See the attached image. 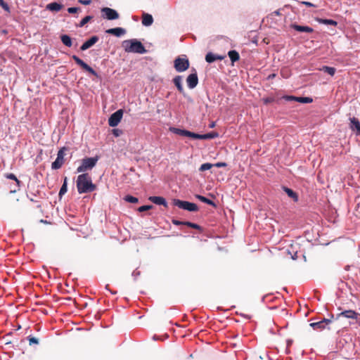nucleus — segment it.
Returning a JSON list of instances; mask_svg holds the SVG:
<instances>
[{
  "label": "nucleus",
  "instance_id": "obj_1",
  "mask_svg": "<svg viewBox=\"0 0 360 360\" xmlns=\"http://www.w3.org/2000/svg\"><path fill=\"white\" fill-rule=\"evenodd\" d=\"M77 191L79 194L91 193L96 189L91 177L87 173L79 174L76 181Z\"/></svg>",
  "mask_w": 360,
  "mask_h": 360
},
{
  "label": "nucleus",
  "instance_id": "obj_2",
  "mask_svg": "<svg viewBox=\"0 0 360 360\" xmlns=\"http://www.w3.org/2000/svg\"><path fill=\"white\" fill-rule=\"evenodd\" d=\"M122 46L127 53L143 54L147 52L143 44L136 39H127L122 41Z\"/></svg>",
  "mask_w": 360,
  "mask_h": 360
},
{
  "label": "nucleus",
  "instance_id": "obj_3",
  "mask_svg": "<svg viewBox=\"0 0 360 360\" xmlns=\"http://www.w3.org/2000/svg\"><path fill=\"white\" fill-rule=\"evenodd\" d=\"M98 160V157L86 158L82 160L81 165L77 169V173L85 172L92 169Z\"/></svg>",
  "mask_w": 360,
  "mask_h": 360
},
{
  "label": "nucleus",
  "instance_id": "obj_4",
  "mask_svg": "<svg viewBox=\"0 0 360 360\" xmlns=\"http://www.w3.org/2000/svg\"><path fill=\"white\" fill-rule=\"evenodd\" d=\"M174 205L190 212H197L198 210V207L195 203L190 202L188 201H184L179 199L173 200Z\"/></svg>",
  "mask_w": 360,
  "mask_h": 360
},
{
  "label": "nucleus",
  "instance_id": "obj_5",
  "mask_svg": "<svg viewBox=\"0 0 360 360\" xmlns=\"http://www.w3.org/2000/svg\"><path fill=\"white\" fill-rule=\"evenodd\" d=\"M190 63L186 56L184 57H177L174 61L175 70L179 72H184L188 69Z\"/></svg>",
  "mask_w": 360,
  "mask_h": 360
},
{
  "label": "nucleus",
  "instance_id": "obj_6",
  "mask_svg": "<svg viewBox=\"0 0 360 360\" xmlns=\"http://www.w3.org/2000/svg\"><path fill=\"white\" fill-rule=\"evenodd\" d=\"M67 150H68L67 148L63 147L62 148H60L58 150V154H57V158H56V160L51 165V168L53 169H58L64 164V162H65L64 157L65 155V152Z\"/></svg>",
  "mask_w": 360,
  "mask_h": 360
},
{
  "label": "nucleus",
  "instance_id": "obj_7",
  "mask_svg": "<svg viewBox=\"0 0 360 360\" xmlns=\"http://www.w3.org/2000/svg\"><path fill=\"white\" fill-rule=\"evenodd\" d=\"M123 115V110L122 109L117 110L112 113L108 119V124L110 127H116L120 122Z\"/></svg>",
  "mask_w": 360,
  "mask_h": 360
},
{
  "label": "nucleus",
  "instance_id": "obj_8",
  "mask_svg": "<svg viewBox=\"0 0 360 360\" xmlns=\"http://www.w3.org/2000/svg\"><path fill=\"white\" fill-rule=\"evenodd\" d=\"M72 58L75 61V63L79 65L82 68L89 72L94 76L98 77L97 72L88 64L84 63L82 59H80L78 56L73 55Z\"/></svg>",
  "mask_w": 360,
  "mask_h": 360
},
{
  "label": "nucleus",
  "instance_id": "obj_9",
  "mask_svg": "<svg viewBox=\"0 0 360 360\" xmlns=\"http://www.w3.org/2000/svg\"><path fill=\"white\" fill-rule=\"evenodd\" d=\"M332 319H333V315H332L331 319H323L318 322L311 323L309 326L314 330H322L332 322Z\"/></svg>",
  "mask_w": 360,
  "mask_h": 360
},
{
  "label": "nucleus",
  "instance_id": "obj_10",
  "mask_svg": "<svg viewBox=\"0 0 360 360\" xmlns=\"http://www.w3.org/2000/svg\"><path fill=\"white\" fill-rule=\"evenodd\" d=\"M102 13L104 15V18L109 20H116L119 18V13L114 9L104 7L101 9Z\"/></svg>",
  "mask_w": 360,
  "mask_h": 360
},
{
  "label": "nucleus",
  "instance_id": "obj_11",
  "mask_svg": "<svg viewBox=\"0 0 360 360\" xmlns=\"http://www.w3.org/2000/svg\"><path fill=\"white\" fill-rule=\"evenodd\" d=\"M343 316L345 318L351 319L354 320H358L360 314L354 310H345L337 315V319Z\"/></svg>",
  "mask_w": 360,
  "mask_h": 360
},
{
  "label": "nucleus",
  "instance_id": "obj_12",
  "mask_svg": "<svg viewBox=\"0 0 360 360\" xmlns=\"http://www.w3.org/2000/svg\"><path fill=\"white\" fill-rule=\"evenodd\" d=\"M187 85L189 89L195 88L198 83V78L197 73H192L187 77L186 79Z\"/></svg>",
  "mask_w": 360,
  "mask_h": 360
},
{
  "label": "nucleus",
  "instance_id": "obj_13",
  "mask_svg": "<svg viewBox=\"0 0 360 360\" xmlns=\"http://www.w3.org/2000/svg\"><path fill=\"white\" fill-rule=\"evenodd\" d=\"M99 40L98 37L93 36L86 41L80 47L81 51H85L94 46Z\"/></svg>",
  "mask_w": 360,
  "mask_h": 360
},
{
  "label": "nucleus",
  "instance_id": "obj_14",
  "mask_svg": "<svg viewBox=\"0 0 360 360\" xmlns=\"http://www.w3.org/2000/svg\"><path fill=\"white\" fill-rule=\"evenodd\" d=\"M5 177L6 179L14 180L15 181V188L14 189H11L10 191V192L11 193H16L18 191L20 190V185H21V181L18 179V178L16 177V176L14 174H12V173L6 174H5Z\"/></svg>",
  "mask_w": 360,
  "mask_h": 360
},
{
  "label": "nucleus",
  "instance_id": "obj_15",
  "mask_svg": "<svg viewBox=\"0 0 360 360\" xmlns=\"http://www.w3.org/2000/svg\"><path fill=\"white\" fill-rule=\"evenodd\" d=\"M350 129L355 131L356 135H360V122L359 120L354 117L349 118Z\"/></svg>",
  "mask_w": 360,
  "mask_h": 360
},
{
  "label": "nucleus",
  "instance_id": "obj_16",
  "mask_svg": "<svg viewBox=\"0 0 360 360\" xmlns=\"http://www.w3.org/2000/svg\"><path fill=\"white\" fill-rule=\"evenodd\" d=\"M148 200L156 205H163L164 207H167V202L163 197L150 196Z\"/></svg>",
  "mask_w": 360,
  "mask_h": 360
},
{
  "label": "nucleus",
  "instance_id": "obj_17",
  "mask_svg": "<svg viewBox=\"0 0 360 360\" xmlns=\"http://www.w3.org/2000/svg\"><path fill=\"white\" fill-rule=\"evenodd\" d=\"M225 58V56L216 55L212 53V52H209L205 56V60L209 63H213L217 60H221Z\"/></svg>",
  "mask_w": 360,
  "mask_h": 360
},
{
  "label": "nucleus",
  "instance_id": "obj_18",
  "mask_svg": "<svg viewBox=\"0 0 360 360\" xmlns=\"http://www.w3.org/2000/svg\"><path fill=\"white\" fill-rule=\"evenodd\" d=\"M182 76L177 75L173 79V83L177 88L178 91L181 94H184V89L182 84Z\"/></svg>",
  "mask_w": 360,
  "mask_h": 360
},
{
  "label": "nucleus",
  "instance_id": "obj_19",
  "mask_svg": "<svg viewBox=\"0 0 360 360\" xmlns=\"http://www.w3.org/2000/svg\"><path fill=\"white\" fill-rule=\"evenodd\" d=\"M106 32L116 37H120L126 33V30L122 27H115L106 30Z\"/></svg>",
  "mask_w": 360,
  "mask_h": 360
},
{
  "label": "nucleus",
  "instance_id": "obj_20",
  "mask_svg": "<svg viewBox=\"0 0 360 360\" xmlns=\"http://www.w3.org/2000/svg\"><path fill=\"white\" fill-rule=\"evenodd\" d=\"M292 28L300 32H308L311 33L314 30L311 27L308 26H302L296 24L291 25Z\"/></svg>",
  "mask_w": 360,
  "mask_h": 360
},
{
  "label": "nucleus",
  "instance_id": "obj_21",
  "mask_svg": "<svg viewBox=\"0 0 360 360\" xmlns=\"http://www.w3.org/2000/svg\"><path fill=\"white\" fill-rule=\"evenodd\" d=\"M63 8V6L57 2H51L48 4L46 6V8L51 11L58 12L60 11Z\"/></svg>",
  "mask_w": 360,
  "mask_h": 360
},
{
  "label": "nucleus",
  "instance_id": "obj_22",
  "mask_svg": "<svg viewBox=\"0 0 360 360\" xmlns=\"http://www.w3.org/2000/svg\"><path fill=\"white\" fill-rule=\"evenodd\" d=\"M153 22V16L148 13H143L142 15V24L144 26H150Z\"/></svg>",
  "mask_w": 360,
  "mask_h": 360
},
{
  "label": "nucleus",
  "instance_id": "obj_23",
  "mask_svg": "<svg viewBox=\"0 0 360 360\" xmlns=\"http://www.w3.org/2000/svg\"><path fill=\"white\" fill-rule=\"evenodd\" d=\"M60 40L63 44L68 47H71L72 46V39L67 34H62L60 36Z\"/></svg>",
  "mask_w": 360,
  "mask_h": 360
},
{
  "label": "nucleus",
  "instance_id": "obj_24",
  "mask_svg": "<svg viewBox=\"0 0 360 360\" xmlns=\"http://www.w3.org/2000/svg\"><path fill=\"white\" fill-rule=\"evenodd\" d=\"M228 56L230 58L232 63L238 61L240 59L239 53L235 50L229 51L228 52Z\"/></svg>",
  "mask_w": 360,
  "mask_h": 360
},
{
  "label": "nucleus",
  "instance_id": "obj_25",
  "mask_svg": "<svg viewBox=\"0 0 360 360\" xmlns=\"http://www.w3.org/2000/svg\"><path fill=\"white\" fill-rule=\"evenodd\" d=\"M284 191L288 194V195L292 198L295 202H297L298 200V196L295 192H294L292 189L283 187Z\"/></svg>",
  "mask_w": 360,
  "mask_h": 360
},
{
  "label": "nucleus",
  "instance_id": "obj_26",
  "mask_svg": "<svg viewBox=\"0 0 360 360\" xmlns=\"http://www.w3.org/2000/svg\"><path fill=\"white\" fill-rule=\"evenodd\" d=\"M169 130L176 134L183 136H186V133H187V130H186V129H181L175 128V127H171L169 129Z\"/></svg>",
  "mask_w": 360,
  "mask_h": 360
},
{
  "label": "nucleus",
  "instance_id": "obj_27",
  "mask_svg": "<svg viewBox=\"0 0 360 360\" xmlns=\"http://www.w3.org/2000/svg\"><path fill=\"white\" fill-rule=\"evenodd\" d=\"M218 136L216 132H210L205 134H201L200 139H211Z\"/></svg>",
  "mask_w": 360,
  "mask_h": 360
},
{
  "label": "nucleus",
  "instance_id": "obj_28",
  "mask_svg": "<svg viewBox=\"0 0 360 360\" xmlns=\"http://www.w3.org/2000/svg\"><path fill=\"white\" fill-rule=\"evenodd\" d=\"M197 198L202 202H205L210 205L215 206V203L212 200H211L202 195H197Z\"/></svg>",
  "mask_w": 360,
  "mask_h": 360
},
{
  "label": "nucleus",
  "instance_id": "obj_29",
  "mask_svg": "<svg viewBox=\"0 0 360 360\" xmlns=\"http://www.w3.org/2000/svg\"><path fill=\"white\" fill-rule=\"evenodd\" d=\"M321 70L331 76L335 73V68L333 67L323 66Z\"/></svg>",
  "mask_w": 360,
  "mask_h": 360
},
{
  "label": "nucleus",
  "instance_id": "obj_30",
  "mask_svg": "<svg viewBox=\"0 0 360 360\" xmlns=\"http://www.w3.org/2000/svg\"><path fill=\"white\" fill-rule=\"evenodd\" d=\"M67 190H68L67 177H65L63 184L62 185V186L60 189V191H59V196L61 197L63 195H64L67 192Z\"/></svg>",
  "mask_w": 360,
  "mask_h": 360
},
{
  "label": "nucleus",
  "instance_id": "obj_31",
  "mask_svg": "<svg viewBox=\"0 0 360 360\" xmlns=\"http://www.w3.org/2000/svg\"><path fill=\"white\" fill-rule=\"evenodd\" d=\"M93 18L92 16L91 15H87L86 17H84L81 21L79 23V25H77V27H82L83 26H84L87 22H89L91 19Z\"/></svg>",
  "mask_w": 360,
  "mask_h": 360
},
{
  "label": "nucleus",
  "instance_id": "obj_32",
  "mask_svg": "<svg viewBox=\"0 0 360 360\" xmlns=\"http://www.w3.org/2000/svg\"><path fill=\"white\" fill-rule=\"evenodd\" d=\"M297 101L302 103H310L313 99L310 97H297Z\"/></svg>",
  "mask_w": 360,
  "mask_h": 360
},
{
  "label": "nucleus",
  "instance_id": "obj_33",
  "mask_svg": "<svg viewBox=\"0 0 360 360\" xmlns=\"http://www.w3.org/2000/svg\"><path fill=\"white\" fill-rule=\"evenodd\" d=\"M124 199L130 203H137L139 202V199L137 198L129 195H126Z\"/></svg>",
  "mask_w": 360,
  "mask_h": 360
},
{
  "label": "nucleus",
  "instance_id": "obj_34",
  "mask_svg": "<svg viewBox=\"0 0 360 360\" xmlns=\"http://www.w3.org/2000/svg\"><path fill=\"white\" fill-rule=\"evenodd\" d=\"M200 136H201V134H196V133H194V132H192V131H190L188 130H187V133L186 135V136L191 138V139H200Z\"/></svg>",
  "mask_w": 360,
  "mask_h": 360
},
{
  "label": "nucleus",
  "instance_id": "obj_35",
  "mask_svg": "<svg viewBox=\"0 0 360 360\" xmlns=\"http://www.w3.org/2000/svg\"><path fill=\"white\" fill-rule=\"evenodd\" d=\"M212 167H213V164H211V163H204V164L201 165V166L199 168V170L200 172H204V171H206V170H208V169H211Z\"/></svg>",
  "mask_w": 360,
  "mask_h": 360
},
{
  "label": "nucleus",
  "instance_id": "obj_36",
  "mask_svg": "<svg viewBox=\"0 0 360 360\" xmlns=\"http://www.w3.org/2000/svg\"><path fill=\"white\" fill-rule=\"evenodd\" d=\"M184 225H186L188 227H191V228H193V229H198V230H201V227L197 224H195V223H192V222H190V221H185V223H184Z\"/></svg>",
  "mask_w": 360,
  "mask_h": 360
},
{
  "label": "nucleus",
  "instance_id": "obj_37",
  "mask_svg": "<svg viewBox=\"0 0 360 360\" xmlns=\"http://www.w3.org/2000/svg\"><path fill=\"white\" fill-rule=\"evenodd\" d=\"M320 22L326 25H330L334 26L337 25L338 24L336 21L331 19H321L320 20Z\"/></svg>",
  "mask_w": 360,
  "mask_h": 360
},
{
  "label": "nucleus",
  "instance_id": "obj_38",
  "mask_svg": "<svg viewBox=\"0 0 360 360\" xmlns=\"http://www.w3.org/2000/svg\"><path fill=\"white\" fill-rule=\"evenodd\" d=\"M153 207V205H143V206H141L138 208V211L140 212H145V211H147V210H149L150 209H152Z\"/></svg>",
  "mask_w": 360,
  "mask_h": 360
},
{
  "label": "nucleus",
  "instance_id": "obj_39",
  "mask_svg": "<svg viewBox=\"0 0 360 360\" xmlns=\"http://www.w3.org/2000/svg\"><path fill=\"white\" fill-rule=\"evenodd\" d=\"M29 344L30 345L35 344L37 345L39 343V340L35 337L29 336L28 338Z\"/></svg>",
  "mask_w": 360,
  "mask_h": 360
},
{
  "label": "nucleus",
  "instance_id": "obj_40",
  "mask_svg": "<svg viewBox=\"0 0 360 360\" xmlns=\"http://www.w3.org/2000/svg\"><path fill=\"white\" fill-rule=\"evenodd\" d=\"M262 101L264 104L268 105L271 103H273L274 101V98L273 97H267L262 98Z\"/></svg>",
  "mask_w": 360,
  "mask_h": 360
},
{
  "label": "nucleus",
  "instance_id": "obj_41",
  "mask_svg": "<svg viewBox=\"0 0 360 360\" xmlns=\"http://www.w3.org/2000/svg\"><path fill=\"white\" fill-rule=\"evenodd\" d=\"M0 6L6 11H9L10 8H9V6L8 5L4 2V0H0Z\"/></svg>",
  "mask_w": 360,
  "mask_h": 360
},
{
  "label": "nucleus",
  "instance_id": "obj_42",
  "mask_svg": "<svg viewBox=\"0 0 360 360\" xmlns=\"http://www.w3.org/2000/svg\"><path fill=\"white\" fill-rule=\"evenodd\" d=\"M80 10H81L80 8H78V7H70V8H68V11L70 13H75Z\"/></svg>",
  "mask_w": 360,
  "mask_h": 360
},
{
  "label": "nucleus",
  "instance_id": "obj_43",
  "mask_svg": "<svg viewBox=\"0 0 360 360\" xmlns=\"http://www.w3.org/2000/svg\"><path fill=\"white\" fill-rule=\"evenodd\" d=\"M283 98L286 101H297V97L293 96H285Z\"/></svg>",
  "mask_w": 360,
  "mask_h": 360
},
{
  "label": "nucleus",
  "instance_id": "obj_44",
  "mask_svg": "<svg viewBox=\"0 0 360 360\" xmlns=\"http://www.w3.org/2000/svg\"><path fill=\"white\" fill-rule=\"evenodd\" d=\"M226 165H227L226 162H217V163L213 165V167L214 166L216 167H226Z\"/></svg>",
  "mask_w": 360,
  "mask_h": 360
},
{
  "label": "nucleus",
  "instance_id": "obj_45",
  "mask_svg": "<svg viewBox=\"0 0 360 360\" xmlns=\"http://www.w3.org/2000/svg\"><path fill=\"white\" fill-rule=\"evenodd\" d=\"M172 222L173 224L176 225V226L184 225V223H185V221H179L177 219H172Z\"/></svg>",
  "mask_w": 360,
  "mask_h": 360
},
{
  "label": "nucleus",
  "instance_id": "obj_46",
  "mask_svg": "<svg viewBox=\"0 0 360 360\" xmlns=\"http://www.w3.org/2000/svg\"><path fill=\"white\" fill-rule=\"evenodd\" d=\"M112 133L115 136H119L122 134V131L118 129H115L112 130Z\"/></svg>",
  "mask_w": 360,
  "mask_h": 360
},
{
  "label": "nucleus",
  "instance_id": "obj_47",
  "mask_svg": "<svg viewBox=\"0 0 360 360\" xmlns=\"http://www.w3.org/2000/svg\"><path fill=\"white\" fill-rule=\"evenodd\" d=\"M301 3L302 4L306 5L307 6H309V7H314L315 6V5H314L313 4H311V2H309V1H302Z\"/></svg>",
  "mask_w": 360,
  "mask_h": 360
},
{
  "label": "nucleus",
  "instance_id": "obj_48",
  "mask_svg": "<svg viewBox=\"0 0 360 360\" xmlns=\"http://www.w3.org/2000/svg\"><path fill=\"white\" fill-rule=\"evenodd\" d=\"M79 2L84 5H89L91 4V0H79Z\"/></svg>",
  "mask_w": 360,
  "mask_h": 360
},
{
  "label": "nucleus",
  "instance_id": "obj_49",
  "mask_svg": "<svg viewBox=\"0 0 360 360\" xmlns=\"http://www.w3.org/2000/svg\"><path fill=\"white\" fill-rule=\"evenodd\" d=\"M275 76H276L275 74H272V75H269V78H274Z\"/></svg>",
  "mask_w": 360,
  "mask_h": 360
},
{
  "label": "nucleus",
  "instance_id": "obj_50",
  "mask_svg": "<svg viewBox=\"0 0 360 360\" xmlns=\"http://www.w3.org/2000/svg\"><path fill=\"white\" fill-rule=\"evenodd\" d=\"M40 222H41V223H45V224L48 223L46 221L43 220V219L40 220Z\"/></svg>",
  "mask_w": 360,
  "mask_h": 360
},
{
  "label": "nucleus",
  "instance_id": "obj_51",
  "mask_svg": "<svg viewBox=\"0 0 360 360\" xmlns=\"http://www.w3.org/2000/svg\"><path fill=\"white\" fill-rule=\"evenodd\" d=\"M214 126H215L214 122H212V123L210 124V127H214Z\"/></svg>",
  "mask_w": 360,
  "mask_h": 360
},
{
  "label": "nucleus",
  "instance_id": "obj_52",
  "mask_svg": "<svg viewBox=\"0 0 360 360\" xmlns=\"http://www.w3.org/2000/svg\"><path fill=\"white\" fill-rule=\"evenodd\" d=\"M15 186H13V188H11V189H14V188H15Z\"/></svg>",
  "mask_w": 360,
  "mask_h": 360
}]
</instances>
